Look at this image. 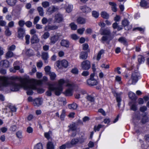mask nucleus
Returning a JSON list of instances; mask_svg holds the SVG:
<instances>
[{"label": "nucleus", "mask_w": 149, "mask_h": 149, "mask_svg": "<svg viewBox=\"0 0 149 149\" xmlns=\"http://www.w3.org/2000/svg\"><path fill=\"white\" fill-rule=\"evenodd\" d=\"M42 143H39L34 146V149H42Z\"/></svg>", "instance_id": "c03bdc74"}, {"label": "nucleus", "mask_w": 149, "mask_h": 149, "mask_svg": "<svg viewBox=\"0 0 149 149\" xmlns=\"http://www.w3.org/2000/svg\"><path fill=\"white\" fill-rule=\"evenodd\" d=\"M71 29L73 30H75L77 29V26L74 23H72L70 24Z\"/></svg>", "instance_id": "de8ad7c7"}, {"label": "nucleus", "mask_w": 149, "mask_h": 149, "mask_svg": "<svg viewBox=\"0 0 149 149\" xmlns=\"http://www.w3.org/2000/svg\"><path fill=\"white\" fill-rule=\"evenodd\" d=\"M16 135L19 139H22V132L20 131L16 132Z\"/></svg>", "instance_id": "49530a36"}, {"label": "nucleus", "mask_w": 149, "mask_h": 149, "mask_svg": "<svg viewBox=\"0 0 149 149\" xmlns=\"http://www.w3.org/2000/svg\"><path fill=\"white\" fill-rule=\"evenodd\" d=\"M6 30L5 31V33L6 36H9L11 34V32L10 31L8 26L5 27Z\"/></svg>", "instance_id": "58836bf2"}, {"label": "nucleus", "mask_w": 149, "mask_h": 149, "mask_svg": "<svg viewBox=\"0 0 149 149\" xmlns=\"http://www.w3.org/2000/svg\"><path fill=\"white\" fill-rule=\"evenodd\" d=\"M111 34V31L110 30L107 28L104 29L102 30L101 34L102 35H106L109 36Z\"/></svg>", "instance_id": "aec40b11"}, {"label": "nucleus", "mask_w": 149, "mask_h": 149, "mask_svg": "<svg viewBox=\"0 0 149 149\" xmlns=\"http://www.w3.org/2000/svg\"><path fill=\"white\" fill-rule=\"evenodd\" d=\"M113 37H111L110 36H103L101 39V41L102 43H104L105 41L108 40L110 41L112 40Z\"/></svg>", "instance_id": "a211bd4d"}, {"label": "nucleus", "mask_w": 149, "mask_h": 149, "mask_svg": "<svg viewBox=\"0 0 149 149\" xmlns=\"http://www.w3.org/2000/svg\"><path fill=\"white\" fill-rule=\"evenodd\" d=\"M122 24L123 26L125 27L129 25V22L127 19H125L122 21Z\"/></svg>", "instance_id": "37998d69"}, {"label": "nucleus", "mask_w": 149, "mask_h": 149, "mask_svg": "<svg viewBox=\"0 0 149 149\" xmlns=\"http://www.w3.org/2000/svg\"><path fill=\"white\" fill-rule=\"evenodd\" d=\"M88 57L87 52H82L80 54L79 58L83 59H86Z\"/></svg>", "instance_id": "412c9836"}, {"label": "nucleus", "mask_w": 149, "mask_h": 149, "mask_svg": "<svg viewBox=\"0 0 149 149\" xmlns=\"http://www.w3.org/2000/svg\"><path fill=\"white\" fill-rule=\"evenodd\" d=\"M92 14L93 16L95 18H97L98 17L99 13L95 11H93Z\"/></svg>", "instance_id": "bf43d9fd"}, {"label": "nucleus", "mask_w": 149, "mask_h": 149, "mask_svg": "<svg viewBox=\"0 0 149 149\" xmlns=\"http://www.w3.org/2000/svg\"><path fill=\"white\" fill-rule=\"evenodd\" d=\"M42 58L44 61L45 63H48L47 59L49 58L48 54L47 52H43L41 53Z\"/></svg>", "instance_id": "f8f14e48"}, {"label": "nucleus", "mask_w": 149, "mask_h": 149, "mask_svg": "<svg viewBox=\"0 0 149 149\" xmlns=\"http://www.w3.org/2000/svg\"><path fill=\"white\" fill-rule=\"evenodd\" d=\"M80 9L83 12L86 13L90 12L91 10L90 8L86 6L81 7Z\"/></svg>", "instance_id": "5701e85b"}, {"label": "nucleus", "mask_w": 149, "mask_h": 149, "mask_svg": "<svg viewBox=\"0 0 149 149\" xmlns=\"http://www.w3.org/2000/svg\"><path fill=\"white\" fill-rule=\"evenodd\" d=\"M6 1L8 5L13 6L15 5L16 0H6Z\"/></svg>", "instance_id": "bb28decb"}, {"label": "nucleus", "mask_w": 149, "mask_h": 149, "mask_svg": "<svg viewBox=\"0 0 149 149\" xmlns=\"http://www.w3.org/2000/svg\"><path fill=\"white\" fill-rule=\"evenodd\" d=\"M49 33L48 32H46L43 34L42 37L44 39H46L49 37Z\"/></svg>", "instance_id": "603ef678"}, {"label": "nucleus", "mask_w": 149, "mask_h": 149, "mask_svg": "<svg viewBox=\"0 0 149 149\" xmlns=\"http://www.w3.org/2000/svg\"><path fill=\"white\" fill-rule=\"evenodd\" d=\"M39 19L40 18L39 16L36 17L34 19L33 24H36L37 22L39 21Z\"/></svg>", "instance_id": "774afa93"}, {"label": "nucleus", "mask_w": 149, "mask_h": 149, "mask_svg": "<svg viewBox=\"0 0 149 149\" xmlns=\"http://www.w3.org/2000/svg\"><path fill=\"white\" fill-rule=\"evenodd\" d=\"M81 66L83 70H88L91 67L90 62L88 60L84 61L81 63Z\"/></svg>", "instance_id": "423d86ee"}, {"label": "nucleus", "mask_w": 149, "mask_h": 149, "mask_svg": "<svg viewBox=\"0 0 149 149\" xmlns=\"http://www.w3.org/2000/svg\"><path fill=\"white\" fill-rule=\"evenodd\" d=\"M63 20V16L59 13L56 14L54 16V20L58 23H60Z\"/></svg>", "instance_id": "6e6552de"}, {"label": "nucleus", "mask_w": 149, "mask_h": 149, "mask_svg": "<svg viewBox=\"0 0 149 149\" xmlns=\"http://www.w3.org/2000/svg\"><path fill=\"white\" fill-rule=\"evenodd\" d=\"M32 82L31 80H29L26 78H24L22 80V87L24 89L28 90L26 93L28 95H31L33 92L32 90H36V87L34 83L31 84Z\"/></svg>", "instance_id": "f257e3e1"}, {"label": "nucleus", "mask_w": 149, "mask_h": 149, "mask_svg": "<svg viewBox=\"0 0 149 149\" xmlns=\"http://www.w3.org/2000/svg\"><path fill=\"white\" fill-rule=\"evenodd\" d=\"M72 6L68 5L66 8V11L68 13L70 12L72 10Z\"/></svg>", "instance_id": "09e8293b"}, {"label": "nucleus", "mask_w": 149, "mask_h": 149, "mask_svg": "<svg viewBox=\"0 0 149 149\" xmlns=\"http://www.w3.org/2000/svg\"><path fill=\"white\" fill-rule=\"evenodd\" d=\"M130 109L134 111H136L137 110V107L135 104H132L130 107Z\"/></svg>", "instance_id": "5fc2aeb1"}, {"label": "nucleus", "mask_w": 149, "mask_h": 149, "mask_svg": "<svg viewBox=\"0 0 149 149\" xmlns=\"http://www.w3.org/2000/svg\"><path fill=\"white\" fill-rule=\"evenodd\" d=\"M42 101L40 98H37L33 101V104L35 106H39L42 103Z\"/></svg>", "instance_id": "dca6fc26"}, {"label": "nucleus", "mask_w": 149, "mask_h": 149, "mask_svg": "<svg viewBox=\"0 0 149 149\" xmlns=\"http://www.w3.org/2000/svg\"><path fill=\"white\" fill-rule=\"evenodd\" d=\"M94 73L91 74L90 76V78L87 80V83L88 85L90 86L97 85L98 84V81L94 78Z\"/></svg>", "instance_id": "7ed1b4c3"}, {"label": "nucleus", "mask_w": 149, "mask_h": 149, "mask_svg": "<svg viewBox=\"0 0 149 149\" xmlns=\"http://www.w3.org/2000/svg\"><path fill=\"white\" fill-rule=\"evenodd\" d=\"M13 55V53L10 51H8L6 54V58H8L12 57Z\"/></svg>", "instance_id": "a19ab883"}, {"label": "nucleus", "mask_w": 149, "mask_h": 149, "mask_svg": "<svg viewBox=\"0 0 149 149\" xmlns=\"http://www.w3.org/2000/svg\"><path fill=\"white\" fill-rule=\"evenodd\" d=\"M56 88L53 85L50 84L48 88V90L46 92V95L48 96H51L52 95V91H55V93L56 95Z\"/></svg>", "instance_id": "9d476101"}, {"label": "nucleus", "mask_w": 149, "mask_h": 149, "mask_svg": "<svg viewBox=\"0 0 149 149\" xmlns=\"http://www.w3.org/2000/svg\"><path fill=\"white\" fill-rule=\"evenodd\" d=\"M60 44L61 46L68 48L69 47L70 42L67 40L63 39L61 41Z\"/></svg>", "instance_id": "4468645a"}, {"label": "nucleus", "mask_w": 149, "mask_h": 149, "mask_svg": "<svg viewBox=\"0 0 149 149\" xmlns=\"http://www.w3.org/2000/svg\"><path fill=\"white\" fill-rule=\"evenodd\" d=\"M30 36L28 35L25 36L26 43L27 45L29 43Z\"/></svg>", "instance_id": "6e6d98bb"}, {"label": "nucleus", "mask_w": 149, "mask_h": 149, "mask_svg": "<svg viewBox=\"0 0 149 149\" xmlns=\"http://www.w3.org/2000/svg\"><path fill=\"white\" fill-rule=\"evenodd\" d=\"M0 64L1 65H2L5 68H8L9 65V61L6 60L1 61L0 62Z\"/></svg>", "instance_id": "4be33fe9"}, {"label": "nucleus", "mask_w": 149, "mask_h": 149, "mask_svg": "<svg viewBox=\"0 0 149 149\" xmlns=\"http://www.w3.org/2000/svg\"><path fill=\"white\" fill-rule=\"evenodd\" d=\"M85 30V29L84 28H82V29H78L77 31L78 33L79 34L81 35L82 34L84 31Z\"/></svg>", "instance_id": "0e129e2a"}, {"label": "nucleus", "mask_w": 149, "mask_h": 149, "mask_svg": "<svg viewBox=\"0 0 149 149\" xmlns=\"http://www.w3.org/2000/svg\"><path fill=\"white\" fill-rule=\"evenodd\" d=\"M50 77V79L52 80H54L56 77V75L55 73L50 72L48 74Z\"/></svg>", "instance_id": "72a5a7b5"}, {"label": "nucleus", "mask_w": 149, "mask_h": 149, "mask_svg": "<svg viewBox=\"0 0 149 149\" xmlns=\"http://www.w3.org/2000/svg\"><path fill=\"white\" fill-rule=\"evenodd\" d=\"M60 64L62 66L65 68H67L68 65V62L65 60H63L61 61Z\"/></svg>", "instance_id": "cd10ccee"}, {"label": "nucleus", "mask_w": 149, "mask_h": 149, "mask_svg": "<svg viewBox=\"0 0 149 149\" xmlns=\"http://www.w3.org/2000/svg\"><path fill=\"white\" fill-rule=\"evenodd\" d=\"M129 96L130 98L132 100H135L136 98L135 94L132 92H129Z\"/></svg>", "instance_id": "c756f323"}, {"label": "nucleus", "mask_w": 149, "mask_h": 149, "mask_svg": "<svg viewBox=\"0 0 149 149\" xmlns=\"http://www.w3.org/2000/svg\"><path fill=\"white\" fill-rule=\"evenodd\" d=\"M77 22L78 24H84L86 22V20L84 18L80 17L78 18L77 20Z\"/></svg>", "instance_id": "a878e982"}, {"label": "nucleus", "mask_w": 149, "mask_h": 149, "mask_svg": "<svg viewBox=\"0 0 149 149\" xmlns=\"http://www.w3.org/2000/svg\"><path fill=\"white\" fill-rule=\"evenodd\" d=\"M101 17L104 19H108L109 17V15L107 12L103 11L101 13Z\"/></svg>", "instance_id": "c85d7f7f"}, {"label": "nucleus", "mask_w": 149, "mask_h": 149, "mask_svg": "<svg viewBox=\"0 0 149 149\" xmlns=\"http://www.w3.org/2000/svg\"><path fill=\"white\" fill-rule=\"evenodd\" d=\"M37 10L39 13V15L41 16H43L44 15V12L43 8L41 7H39L37 8Z\"/></svg>", "instance_id": "e433bc0d"}, {"label": "nucleus", "mask_w": 149, "mask_h": 149, "mask_svg": "<svg viewBox=\"0 0 149 149\" xmlns=\"http://www.w3.org/2000/svg\"><path fill=\"white\" fill-rule=\"evenodd\" d=\"M142 117L141 120V122L143 124H144L149 121V118L147 116L146 113L142 114Z\"/></svg>", "instance_id": "ddd939ff"}, {"label": "nucleus", "mask_w": 149, "mask_h": 149, "mask_svg": "<svg viewBox=\"0 0 149 149\" xmlns=\"http://www.w3.org/2000/svg\"><path fill=\"white\" fill-rule=\"evenodd\" d=\"M58 26L56 25H52L49 26L48 27L49 30H54L57 29Z\"/></svg>", "instance_id": "a18cd8bd"}, {"label": "nucleus", "mask_w": 149, "mask_h": 149, "mask_svg": "<svg viewBox=\"0 0 149 149\" xmlns=\"http://www.w3.org/2000/svg\"><path fill=\"white\" fill-rule=\"evenodd\" d=\"M70 144L69 143L62 145L59 147V149H65L66 148H70L71 147Z\"/></svg>", "instance_id": "c9c22d12"}, {"label": "nucleus", "mask_w": 149, "mask_h": 149, "mask_svg": "<svg viewBox=\"0 0 149 149\" xmlns=\"http://www.w3.org/2000/svg\"><path fill=\"white\" fill-rule=\"evenodd\" d=\"M25 24L28 27H30L32 25V23L30 21H28L25 22Z\"/></svg>", "instance_id": "680f3d73"}, {"label": "nucleus", "mask_w": 149, "mask_h": 149, "mask_svg": "<svg viewBox=\"0 0 149 149\" xmlns=\"http://www.w3.org/2000/svg\"><path fill=\"white\" fill-rule=\"evenodd\" d=\"M140 5L142 7H146L148 5V3L145 0H142L140 2Z\"/></svg>", "instance_id": "ea45409f"}, {"label": "nucleus", "mask_w": 149, "mask_h": 149, "mask_svg": "<svg viewBox=\"0 0 149 149\" xmlns=\"http://www.w3.org/2000/svg\"><path fill=\"white\" fill-rule=\"evenodd\" d=\"M47 149H54V146L53 143L51 142H49L47 144Z\"/></svg>", "instance_id": "473e14b6"}, {"label": "nucleus", "mask_w": 149, "mask_h": 149, "mask_svg": "<svg viewBox=\"0 0 149 149\" xmlns=\"http://www.w3.org/2000/svg\"><path fill=\"white\" fill-rule=\"evenodd\" d=\"M64 83V81L62 79H60L58 81V84L56 87H55L56 89V95L57 96L59 95L62 91V85Z\"/></svg>", "instance_id": "20e7f679"}, {"label": "nucleus", "mask_w": 149, "mask_h": 149, "mask_svg": "<svg viewBox=\"0 0 149 149\" xmlns=\"http://www.w3.org/2000/svg\"><path fill=\"white\" fill-rule=\"evenodd\" d=\"M72 89L70 88L66 90L65 94L66 96H71L72 95Z\"/></svg>", "instance_id": "393cba45"}, {"label": "nucleus", "mask_w": 149, "mask_h": 149, "mask_svg": "<svg viewBox=\"0 0 149 149\" xmlns=\"http://www.w3.org/2000/svg\"><path fill=\"white\" fill-rule=\"evenodd\" d=\"M50 67L49 66H46L45 68V70L46 72L48 74H49L50 72Z\"/></svg>", "instance_id": "338daca9"}, {"label": "nucleus", "mask_w": 149, "mask_h": 149, "mask_svg": "<svg viewBox=\"0 0 149 149\" xmlns=\"http://www.w3.org/2000/svg\"><path fill=\"white\" fill-rule=\"evenodd\" d=\"M51 131H49L48 132L45 133V137L47 138L48 139L50 137V134H51Z\"/></svg>", "instance_id": "052dcab7"}, {"label": "nucleus", "mask_w": 149, "mask_h": 149, "mask_svg": "<svg viewBox=\"0 0 149 149\" xmlns=\"http://www.w3.org/2000/svg\"><path fill=\"white\" fill-rule=\"evenodd\" d=\"M79 142L80 143H82L84 142V140H82L81 141L80 140L77 139H72L70 143H69L70 144V146L71 147V145H75L78 143Z\"/></svg>", "instance_id": "f3484780"}, {"label": "nucleus", "mask_w": 149, "mask_h": 149, "mask_svg": "<svg viewBox=\"0 0 149 149\" xmlns=\"http://www.w3.org/2000/svg\"><path fill=\"white\" fill-rule=\"evenodd\" d=\"M71 72L73 74H77L78 73V70L77 68H74L72 69L71 71Z\"/></svg>", "instance_id": "4d7b16f0"}, {"label": "nucleus", "mask_w": 149, "mask_h": 149, "mask_svg": "<svg viewBox=\"0 0 149 149\" xmlns=\"http://www.w3.org/2000/svg\"><path fill=\"white\" fill-rule=\"evenodd\" d=\"M87 99L91 102H94L95 100L94 97L91 95H88L87 97Z\"/></svg>", "instance_id": "864d4df0"}, {"label": "nucleus", "mask_w": 149, "mask_h": 149, "mask_svg": "<svg viewBox=\"0 0 149 149\" xmlns=\"http://www.w3.org/2000/svg\"><path fill=\"white\" fill-rule=\"evenodd\" d=\"M139 76L140 74L139 72H133L131 77L132 80V82L131 84H135L137 82Z\"/></svg>", "instance_id": "39448f33"}, {"label": "nucleus", "mask_w": 149, "mask_h": 149, "mask_svg": "<svg viewBox=\"0 0 149 149\" xmlns=\"http://www.w3.org/2000/svg\"><path fill=\"white\" fill-rule=\"evenodd\" d=\"M6 109H9L12 112H15L16 111V108L13 106L9 105L8 106Z\"/></svg>", "instance_id": "4c0bfd02"}, {"label": "nucleus", "mask_w": 149, "mask_h": 149, "mask_svg": "<svg viewBox=\"0 0 149 149\" xmlns=\"http://www.w3.org/2000/svg\"><path fill=\"white\" fill-rule=\"evenodd\" d=\"M65 111L64 110H63L62 111V112L60 116V118L61 120H64V118L65 116Z\"/></svg>", "instance_id": "8fccbe9b"}, {"label": "nucleus", "mask_w": 149, "mask_h": 149, "mask_svg": "<svg viewBox=\"0 0 149 149\" xmlns=\"http://www.w3.org/2000/svg\"><path fill=\"white\" fill-rule=\"evenodd\" d=\"M118 41L123 43L125 46L127 45V43L126 39L124 37H121L119 38L118 39Z\"/></svg>", "instance_id": "b1692460"}, {"label": "nucleus", "mask_w": 149, "mask_h": 149, "mask_svg": "<svg viewBox=\"0 0 149 149\" xmlns=\"http://www.w3.org/2000/svg\"><path fill=\"white\" fill-rule=\"evenodd\" d=\"M58 8L57 7H55L54 6H51L48 9L47 12L48 14L50 15L54 12L58 11Z\"/></svg>", "instance_id": "9b49d317"}, {"label": "nucleus", "mask_w": 149, "mask_h": 149, "mask_svg": "<svg viewBox=\"0 0 149 149\" xmlns=\"http://www.w3.org/2000/svg\"><path fill=\"white\" fill-rule=\"evenodd\" d=\"M104 53V50L103 49L101 50L98 53L97 57V60L99 61L101 58V55Z\"/></svg>", "instance_id": "f704fd0d"}, {"label": "nucleus", "mask_w": 149, "mask_h": 149, "mask_svg": "<svg viewBox=\"0 0 149 149\" xmlns=\"http://www.w3.org/2000/svg\"><path fill=\"white\" fill-rule=\"evenodd\" d=\"M31 43L33 44L38 43L39 42V40L36 34H34L33 35L31 38Z\"/></svg>", "instance_id": "2eb2a0df"}, {"label": "nucleus", "mask_w": 149, "mask_h": 149, "mask_svg": "<svg viewBox=\"0 0 149 149\" xmlns=\"http://www.w3.org/2000/svg\"><path fill=\"white\" fill-rule=\"evenodd\" d=\"M62 36L61 34L60 33H58L55 35L51 37L50 38V44H54Z\"/></svg>", "instance_id": "0eeeda50"}, {"label": "nucleus", "mask_w": 149, "mask_h": 149, "mask_svg": "<svg viewBox=\"0 0 149 149\" xmlns=\"http://www.w3.org/2000/svg\"><path fill=\"white\" fill-rule=\"evenodd\" d=\"M68 108L70 109H75L77 107V105L75 103L72 104H69L68 106Z\"/></svg>", "instance_id": "7c9ffc66"}, {"label": "nucleus", "mask_w": 149, "mask_h": 149, "mask_svg": "<svg viewBox=\"0 0 149 149\" xmlns=\"http://www.w3.org/2000/svg\"><path fill=\"white\" fill-rule=\"evenodd\" d=\"M42 5L44 7L46 8L49 6V3L47 1H45L42 3Z\"/></svg>", "instance_id": "13d9d810"}, {"label": "nucleus", "mask_w": 149, "mask_h": 149, "mask_svg": "<svg viewBox=\"0 0 149 149\" xmlns=\"http://www.w3.org/2000/svg\"><path fill=\"white\" fill-rule=\"evenodd\" d=\"M115 95L116 97V99L117 102H118V106L119 107H120V102L121 100L120 97V94L116 93Z\"/></svg>", "instance_id": "6ab92c4d"}, {"label": "nucleus", "mask_w": 149, "mask_h": 149, "mask_svg": "<svg viewBox=\"0 0 149 149\" xmlns=\"http://www.w3.org/2000/svg\"><path fill=\"white\" fill-rule=\"evenodd\" d=\"M23 79H22L21 81V84H19L16 83L14 81L10 80L7 78H4L3 79V84L5 86L9 85L10 86V89L11 91H17L21 87H22V80Z\"/></svg>", "instance_id": "f03ea898"}, {"label": "nucleus", "mask_w": 149, "mask_h": 149, "mask_svg": "<svg viewBox=\"0 0 149 149\" xmlns=\"http://www.w3.org/2000/svg\"><path fill=\"white\" fill-rule=\"evenodd\" d=\"M25 30L22 28H18L17 37L19 38L22 39L25 33Z\"/></svg>", "instance_id": "1a4fd4ad"}, {"label": "nucleus", "mask_w": 149, "mask_h": 149, "mask_svg": "<svg viewBox=\"0 0 149 149\" xmlns=\"http://www.w3.org/2000/svg\"><path fill=\"white\" fill-rule=\"evenodd\" d=\"M27 132L29 133H31L33 132V129L30 127H28L27 128Z\"/></svg>", "instance_id": "69168bd1"}, {"label": "nucleus", "mask_w": 149, "mask_h": 149, "mask_svg": "<svg viewBox=\"0 0 149 149\" xmlns=\"http://www.w3.org/2000/svg\"><path fill=\"white\" fill-rule=\"evenodd\" d=\"M145 60L144 57L141 55H139L138 56V61L139 64L144 62Z\"/></svg>", "instance_id": "2f4dec72"}, {"label": "nucleus", "mask_w": 149, "mask_h": 149, "mask_svg": "<svg viewBox=\"0 0 149 149\" xmlns=\"http://www.w3.org/2000/svg\"><path fill=\"white\" fill-rule=\"evenodd\" d=\"M70 129L73 131L75 130H76L77 127L75 126V123L72 124L70 126Z\"/></svg>", "instance_id": "e2e57ef3"}, {"label": "nucleus", "mask_w": 149, "mask_h": 149, "mask_svg": "<svg viewBox=\"0 0 149 149\" xmlns=\"http://www.w3.org/2000/svg\"><path fill=\"white\" fill-rule=\"evenodd\" d=\"M25 23L24 21L23 20H20L18 22L19 25L21 27V28L23 27Z\"/></svg>", "instance_id": "3c124183"}, {"label": "nucleus", "mask_w": 149, "mask_h": 149, "mask_svg": "<svg viewBox=\"0 0 149 149\" xmlns=\"http://www.w3.org/2000/svg\"><path fill=\"white\" fill-rule=\"evenodd\" d=\"M36 66L33 65L32 67L31 71L29 72V74L31 75H33V74L36 72Z\"/></svg>", "instance_id": "79ce46f5"}]
</instances>
